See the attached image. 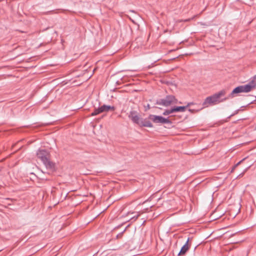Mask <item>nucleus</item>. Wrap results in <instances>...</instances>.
Returning <instances> with one entry per match:
<instances>
[{"label": "nucleus", "mask_w": 256, "mask_h": 256, "mask_svg": "<svg viewBox=\"0 0 256 256\" xmlns=\"http://www.w3.org/2000/svg\"><path fill=\"white\" fill-rule=\"evenodd\" d=\"M186 108V106H175L172 108V111L174 110V112H184Z\"/></svg>", "instance_id": "10"}, {"label": "nucleus", "mask_w": 256, "mask_h": 256, "mask_svg": "<svg viewBox=\"0 0 256 256\" xmlns=\"http://www.w3.org/2000/svg\"><path fill=\"white\" fill-rule=\"evenodd\" d=\"M192 104H193L192 102H188L186 106V108H188Z\"/></svg>", "instance_id": "15"}, {"label": "nucleus", "mask_w": 256, "mask_h": 256, "mask_svg": "<svg viewBox=\"0 0 256 256\" xmlns=\"http://www.w3.org/2000/svg\"><path fill=\"white\" fill-rule=\"evenodd\" d=\"M246 158H243L242 160H240L238 162L234 165V167H237L238 165H240Z\"/></svg>", "instance_id": "14"}, {"label": "nucleus", "mask_w": 256, "mask_h": 256, "mask_svg": "<svg viewBox=\"0 0 256 256\" xmlns=\"http://www.w3.org/2000/svg\"><path fill=\"white\" fill-rule=\"evenodd\" d=\"M37 157L42 160L46 168L51 170L55 169V164L50 160V154L45 150H39L36 153Z\"/></svg>", "instance_id": "2"}, {"label": "nucleus", "mask_w": 256, "mask_h": 256, "mask_svg": "<svg viewBox=\"0 0 256 256\" xmlns=\"http://www.w3.org/2000/svg\"><path fill=\"white\" fill-rule=\"evenodd\" d=\"M148 118L156 124H171V121L166 118H164L162 116H156L150 114Z\"/></svg>", "instance_id": "5"}, {"label": "nucleus", "mask_w": 256, "mask_h": 256, "mask_svg": "<svg viewBox=\"0 0 256 256\" xmlns=\"http://www.w3.org/2000/svg\"><path fill=\"white\" fill-rule=\"evenodd\" d=\"M174 110L172 111V108L170 110H167L163 112V114L164 116L168 115L170 114L174 113Z\"/></svg>", "instance_id": "11"}, {"label": "nucleus", "mask_w": 256, "mask_h": 256, "mask_svg": "<svg viewBox=\"0 0 256 256\" xmlns=\"http://www.w3.org/2000/svg\"><path fill=\"white\" fill-rule=\"evenodd\" d=\"M190 238H188L186 244L182 246L181 250L179 253L178 254V256H184L186 252L190 249L191 244L189 243Z\"/></svg>", "instance_id": "8"}, {"label": "nucleus", "mask_w": 256, "mask_h": 256, "mask_svg": "<svg viewBox=\"0 0 256 256\" xmlns=\"http://www.w3.org/2000/svg\"><path fill=\"white\" fill-rule=\"evenodd\" d=\"M128 116L134 123L137 124L140 126L148 128L153 126L150 120L141 118L138 113L136 110H131Z\"/></svg>", "instance_id": "1"}, {"label": "nucleus", "mask_w": 256, "mask_h": 256, "mask_svg": "<svg viewBox=\"0 0 256 256\" xmlns=\"http://www.w3.org/2000/svg\"><path fill=\"white\" fill-rule=\"evenodd\" d=\"M189 110L190 112H196V110H192V109H189V110Z\"/></svg>", "instance_id": "17"}, {"label": "nucleus", "mask_w": 256, "mask_h": 256, "mask_svg": "<svg viewBox=\"0 0 256 256\" xmlns=\"http://www.w3.org/2000/svg\"><path fill=\"white\" fill-rule=\"evenodd\" d=\"M115 109L114 106L104 104L98 108H95L94 111L92 113L91 116H94L100 113L108 112L110 110L114 111Z\"/></svg>", "instance_id": "6"}, {"label": "nucleus", "mask_w": 256, "mask_h": 256, "mask_svg": "<svg viewBox=\"0 0 256 256\" xmlns=\"http://www.w3.org/2000/svg\"><path fill=\"white\" fill-rule=\"evenodd\" d=\"M226 94V91L223 90L220 91L218 93L213 94L212 96L207 97L205 99L204 102H203V106L204 107H207L208 106V105L216 104L220 102H224L228 98H226L222 99V100H220V98L222 96H224Z\"/></svg>", "instance_id": "3"}, {"label": "nucleus", "mask_w": 256, "mask_h": 256, "mask_svg": "<svg viewBox=\"0 0 256 256\" xmlns=\"http://www.w3.org/2000/svg\"><path fill=\"white\" fill-rule=\"evenodd\" d=\"M256 86V84L254 80H252L248 84L240 86L242 92H248L252 90Z\"/></svg>", "instance_id": "7"}, {"label": "nucleus", "mask_w": 256, "mask_h": 256, "mask_svg": "<svg viewBox=\"0 0 256 256\" xmlns=\"http://www.w3.org/2000/svg\"><path fill=\"white\" fill-rule=\"evenodd\" d=\"M246 158H243L242 160H240L238 162L234 165V167H237L238 165H240Z\"/></svg>", "instance_id": "13"}, {"label": "nucleus", "mask_w": 256, "mask_h": 256, "mask_svg": "<svg viewBox=\"0 0 256 256\" xmlns=\"http://www.w3.org/2000/svg\"><path fill=\"white\" fill-rule=\"evenodd\" d=\"M140 216V214H137L136 216H134L133 217H132L130 220H134V221L136 220Z\"/></svg>", "instance_id": "12"}, {"label": "nucleus", "mask_w": 256, "mask_h": 256, "mask_svg": "<svg viewBox=\"0 0 256 256\" xmlns=\"http://www.w3.org/2000/svg\"><path fill=\"white\" fill-rule=\"evenodd\" d=\"M240 92H242L241 88L240 86H238L236 88L234 89V90L231 92V93L230 94L228 98H233L234 96V94Z\"/></svg>", "instance_id": "9"}, {"label": "nucleus", "mask_w": 256, "mask_h": 256, "mask_svg": "<svg viewBox=\"0 0 256 256\" xmlns=\"http://www.w3.org/2000/svg\"><path fill=\"white\" fill-rule=\"evenodd\" d=\"M178 100L173 95H168L164 98L160 99L156 101V104L164 106L178 104Z\"/></svg>", "instance_id": "4"}, {"label": "nucleus", "mask_w": 256, "mask_h": 256, "mask_svg": "<svg viewBox=\"0 0 256 256\" xmlns=\"http://www.w3.org/2000/svg\"><path fill=\"white\" fill-rule=\"evenodd\" d=\"M236 167H234V166H233V168H232V170H231V172H232L234 170H235V168H236Z\"/></svg>", "instance_id": "16"}]
</instances>
